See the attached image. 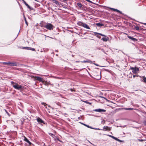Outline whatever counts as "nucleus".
<instances>
[{
	"label": "nucleus",
	"instance_id": "obj_38",
	"mask_svg": "<svg viewBox=\"0 0 146 146\" xmlns=\"http://www.w3.org/2000/svg\"><path fill=\"white\" fill-rule=\"evenodd\" d=\"M49 134L51 136L53 135V134H52V133H49Z\"/></svg>",
	"mask_w": 146,
	"mask_h": 146
},
{
	"label": "nucleus",
	"instance_id": "obj_32",
	"mask_svg": "<svg viewBox=\"0 0 146 146\" xmlns=\"http://www.w3.org/2000/svg\"><path fill=\"white\" fill-rule=\"evenodd\" d=\"M96 36L99 38H101V36H100L97 35Z\"/></svg>",
	"mask_w": 146,
	"mask_h": 146
},
{
	"label": "nucleus",
	"instance_id": "obj_9",
	"mask_svg": "<svg viewBox=\"0 0 146 146\" xmlns=\"http://www.w3.org/2000/svg\"><path fill=\"white\" fill-rule=\"evenodd\" d=\"M24 141H25L27 143H28L29 144V145H31V144H32L31 142H30L28 140V139L26 137H25V136H24Z\"/></svg>",
	"mask_w": 146,
	"mask_h": 146
},
{
	"label": "nucleus",
	"instance_id": "obj_8",
	"mask_svg": "<svg viewBox=\"0 0 146 146\" xmlns=\"http://www.w3.org/2000/svg\"><path fill=\"white\" fill-rule=\"evenodd\" d=\"M94 111H95L98 112H104L106 111V110L101 109H99L95 110Z\"/></svg>",
	"mask_w": 146,
	"mask_h": 146
},
{
	"label": "nucleus",
	"instance_id": "obj_43",
	"mask_svg": "<svg viewBox=\"0 0 146 146\" xmlns=\"http://www.w3.org/2000/svg\"><path fill=\"white\" fill-rule=\"evenodd\" d=\"M45 107L46 108H47V107H46V106H45Z\"/></svg>",
	"mask_w": 146,
	"mask_h": 146
},
{
	"label": "nucleus",
	"instance_id": "obj_13",
	"mask_svg": "<svg viewBox=\"0 0 146 146\" xmlns=\"http://www.w3.org/2000/svg\"><path fill=\"white\" fill-rule=\"evenodd\" d=\"M84 23L83 22L79 21L77 22V24L79 26L83 27Z\"/></svg>",
	"mask_w": 146,
	"mask_h": 146
},
{
	"label": "nucleus",
	"instance_id": "obj_22",
	"mask_svg": "<svg viewBox=\"0 0 146 146\" xmlns=\"http://www.w3.org/2000/svg\"><path fill=\"white\" fill-rule=\"evenodd\" d=\"M143 81L144 82L146 83V77H145L144 76L143 77Z\"/></svg>",
	"mask_w": 146,
	"mask_h": 146
},
{
	"label": "nucleus",
	"instance_id": "obj_36",
	"mask_svg": "<svg viewBox=\"0 0 146 146\" xmlns=\"http://www.w3.org/2000/svg\"><path fill=\"white\" fill-rule=\"evenodd\" d=\"M144 123L145 125H146V121L144 122Z\"/></svg>",
	"mask_w": 146,
	"mask_h": 146
},
{
	"label": "nucleus",
	"instance_id": "obj_40",
	"mask_svg": "<svg viewBox=\"0 0 146 146\" xmlns=\"http://www.w3.org/2000/svg\"><path fill=\"white\" fill-rule=\"evenodd\" d=\"M70 90L71 91H73V90L72 89H70Z\"/></svg>",
	"mask_w": 146,
	"mask_h": 146
},
{
	"label": "nucleus",
	"instance_id": "obj_44",
	"mask_svg": "<svg viewBox=\"0 0 146 146\" xmlns=\"http://www.w3.org/2000/svg\"><path fill=\"white\" fill-rule=\"evenodd\" d=\"M97 66V64H95Z\"/></svg>",
	"mask_w": 146,
	"mask_h": 146
},
{
	"label": "nucleus",
	"instance_id": "obj_30",
	"mask_svg": "<svg viewBox=\"0 0 146 146\" xmlns=\"http://www.w3.org/2000/svg\"><path fill=\"white\" fill-rule=\"evenodd\" d=\"M42 104L44 105L45 106L46 105V103H43V102L42 103Z\"/></svg>",
	"mask_w": 146,
	"mask_h": 146
},
{
	"label": "nucleus",
	"instance_id": "obj_41",
	"mask_svg": "<svg viewBox=\"0 0 146 146\" xmlns=\"http://www.w3.org/2000/svg\"><path fill=\"white\" fill-rule=\"evenodd\" d=\"M64 1H66L67 0H63Z\"/></svg>",
	"mask_w": 146,
	"mask_h": 146
},
{
	"label": "nucleus",
	"instance_id": "obj_24",
	"mask_svg": "<svg viewBox=\"0 0 146 146\" xmlns=\"http://www.w3.org/2000/svg\"><path fill=\"white\" fill-rule=\"evenodd\" d=\"M125 109L127 110H133V108H125Z\"/></svg>",
	"mask_w": 146,
	"mask_h": 146
},
{
	"label": "nucleus",
	"instance_id": "obj_10",
	"mask_svg": "<svg viewBox=\"0 0 146 146\" xmlns=\"http://www.w3.org/2000/svg\"><path fill=\"white\" fill-rule=\"evenodd\" d=\"M104 130V129L106 130H108L109 131L111 130V129L108 126H104L103 127Z\"/></svg>",
	"mask_w": 146,
	"mask_h": 146
},
{
	"label": "nucleus",
	"instance_id": "obj_20",
	"mask_svg": "<svg viewBox=\"0 0 146 146\" xmlns=\"http://www.w3.org/2000/svg\"><path fill=\"white\" fill-rule=\"evenodd\" d=\"M115 140L117 141H118L119 142H122L123 141H121V140H120L117 139L116 137H115Z\"/></svg>",
	"mask_w": 146,
	"mask_h": 146
},
{
	"label": "nucleus",
	"instance_id": "obj_5",
	"mask_svg": "<svg viewBox=\"0 0 146 146\" xmlns=\"http://www.w3.org/2000/svg\"><path fill=\"white\" fill-rule=\"evenodd\" d=\"M36 120L38 123L42 124V123L44 124V121L40 118L38 117L37 118Z\"/></svg>",
	"mask_w": 146,
	"mask_h": 146
},
{
	"label": "nucleus",
	"instance_id": "obj_14",
	"mask_svg": "<svg viewBox=\"0 0 146 146\" xmlns=\"http://www.w3.org/2000/svg\"><path fill=\"white\" fill-rule=\"evenodd\" d=\"M110 9L112 10L113 11H116L117 12H119V13L120 12L119 10L117 9H113V8H111Z\"/></svg>",
	"mask_w": 146,
	"mask_h": 146
},
{
	"label": "nucleus",
	"instance_id": "obj_42",
	"mask_svg": "<svg viewBox=\"0 0 146 146\" xmlns=\"http://www.w3.org/2000/svg\"><path fill=\"white\" fill-rule=\"evenodd\" d=\"M145 24V25H146V23H145V24Z\"/></svg>",
	"mask_w": 146,
	"mask_h": 146
},
{
	"label": "nucleus",
	"instance_id": "obj_25",
	"mask_svg": "<svg viewBox=\"0 0 146 146\" xmlns=\"http://www.w3.org/2000/svg\"><path fill=\"white\" fill-rule=\"evenodd\" d=\"M108 135L110 137H111L113 138V139H115V137H114V136H112V135Z\"/></svg>",
	"mask_w": 146,
	"mask_h": 146
},
{
	"label": "nucleus",
	"instance_id": "obj_35",
	"mask_svg": "<svg viewBox=\"0 0 146 146\" xmlns=\"http://www.w3.org/2000/svg\"><path fill=\"white\" fill-rule=\"evenodd\" d=\"M138 141H143V140L142 139H139Z\"/></svg>",
	"mask_w": 146,
	"mask_h": 146
},
{
	"label": "nucleus",
	"instance_id": "obj_28",
	"mask_svg": "<svg viewBox=\"0 0 146 146\" xmlns=\"http://www.w3.org/2000/svg\"><path fill=\"white\" fill-rule=\"evenodd\" d=\"M5 112H6V113L8 114V115L9 116H10V115L9 114V113L7 111L5 110Z\"/></svg>",
	"mask_w": 146,
	"mask_h": 146
},
{
	"label": "nucleus",
	"instance_id": "obj_18",
	"mask_svg": "<svg viewBox=\"0 0 146 146\" xmlns=\"http://www.w3.org/2000/svg\"><path fill=\"white\" fill-rule=\"evenodd\" d=\"M52 1H53V3H55L56 4H59L58 2L57 1H56V0H52Z\"/></svg>",
	"mask_w": 146,
	"mask_h": 146
},
{
	"label": "nucleus",
	"instance_id": "obj_7",
	"mask_svg": "<svg viewBox=\"0 0 146 146\" xmlns=\"http://www.w3.org/2000/svg\"><path fill=\"white\" fill-rule=\"evenodd\" d=\"M104 36V37H102L101 38L102 40H103L104 42H107L108 41L109 38L107 36L105 35Z\"/></svg>",
	"mask_w": 146,
	"mask_h": 146
},
{
	"label": "nucleus",
	"instance_id": "obj_17",
	"mask_svg": "<svg viewBox=\"0 0 146 146\" xmlns=\"http://www.w3.org/2000/svg\"><path fill=\"white\" fill-rule=\"evenodd\" d=\"M96 25L99 27H101L103 26V24L100 23H97L96 24Z\"/></svg>",
	"mask_w": 146,
	"mask_h": 146
},
{
	"label": "nucleus",
	"instance_id": "obj_34",
	"mask_svg": "<svg viewBox=\"0 0 146 146\" xmlns=\"http://www.w3.org/2000/svg\"><path fill=\"white\" fill-rule=\"evenodd\" d=\"M92 129H95L100 130L99 128H92Z\"/></svg>",
	"mask_w": 146,
	"mask_h": 146
},
{
	"label": "nucleus",
	"instance_id": "obj_3",
	"mask_svg": "<svg viewBox=\"0 0 146 146\" xmlns=\"http://www.w3.org/2000/svg\"><path fill=\"white\" fill-rule=\"evenodd\" d=\"M13 87L17 90H20L22 88V86L20 85H18L17 83L13 84Z\"/></svg>",
	"mask_w": 146,
	"mask_h": 146
},
{
	"label": "nucleus",
	"instance_id": "obj_23",
	"mask_svg": "<svg viewBox=\"0 0 146 146\" xmlns=\"http://www.w3.org/2000/svg\"><path fill=\"white\" fill-rule=\"evenodd\" d=\"M77 5H78V6L80 8H81L82 7V5L81 3H78L77 4Z\"/></svg>",
	"mask_w": 146,
	"mask_h": 146
},
{
	"label": "nucleus",
	"instance_id": "obj_2",
	"mask_svg": "<svg viewBox=\"0 0 146 146\" xmlns=\"http://www.w3.org/2000/svg\"><path fill=\"white\" fill-rule=\"evenodd\" d=\"M35 78L36 80H37L40 82H42V83L45 84V85H48L49 83L46 81L44 82V79L42 78L39 76H35Z\"/></svg>",
	"mask_w": 146,
	"mask_h": 146
},
{
	"label": "nucleus",
	"instance_id": "obj_16",
	"mask_svg": "<svg viewBox=\"0 0 146 146\" xmlns=\"http://www.w3.org/2000/svg\"><path fill=\"white\" fill-rule=\"evenodd\" d=\"M94 35H96V34H98L101 35L102 36H104V35H103L101 33H98L95 32L94 33Z\"/></svg>",
	"mask_w": 146,
	"mask_h": 146
},
{
	"label": "nucleus",
	"instance_id": "obj_33",
	"mask_svg": "<svg viewBox=\"0 0 146 146\" xmlns=\"http://www.w3.org/2000/svg\"><path fill=\"white\" fill-rule=\"evenodd\" d=\"M86 1L89 2H91V1L90 0H85Z\"/></svg>",
	"mask_w": 146,
	"mask_h": 146
},
{
	"label": "nucleus",
	"instance_id": "obj_37",
	"mask_svg": "<svg viewBox=\"0 0 146 146\" xmlns=\"http://www.w3.org/2000/svg\"><path fill=\"white\" fill-rule=\"evenodd\" d=\"M7 63H8V62H3V64H7Z\"/></svg>",
	"mask_w": 146,
	"mask_h": 146
},
{
	"label": "nucleus",
	"instance_id": "obj_29",
	"mask_svg": "<svg viewBox=\"0 0 146 146\" xmlns=\"http://www.w3.org/2000/svg\"><path fill=\"white\" fill-rule=\"evenodd\" d=\"M16 83H15L13 82L12 81L11 82V84L12 85V86L13 84H15Z\"/></svg>",
	"mask_w": 146,
	"mask_h": 146
},
{
	"label": "nucleus",
	"instance_id": "obj_39",
	"mask_svg": "<svg viewBox=\"0 0 146 146\" xmlns=\"http://www.w3.org/2000/svg\"><path fill=\"white\" fill-rule=\"evenodd\" d=\"M136 76V75H134L133 76V78H135Z\"/></svg>",
	"mask_w": 146,
	"mask_h": 146
},
{
	"label": "nucleus",
	"instance_id": "obj_12",
	"mask_svg": "<svg viewBox=\"0 0 146 146\" xmlns=\"http://www.w3.org/2000/svg\"><path fill=\"white\" fill-rule=\"evenodd\" d=\"M82 63L88 62L89 63L91 64L92 63V62L90 60H84L83 61H82Z\"/></svg>",
	"mask_w": 146,
	"mask_h": 146
},
{
	"label": "nucleus",
	"instance_id": "obj_26",
	"mask_svg": "<svg viewBox=\"0 0 146 146\" xmlns=\"http://www.w3.org/2000/svg\"><path fill=\"white\" fill-rule=\"evenodd\" d=\"M25 5L27 6L29 9H30L31 8L30 6L27 4H26Z\"/></svg>",
	"mask_w": 146,
	"mask_h": 146
},
{
	"label": "nucleus",
	"instance_id": "obj_15",
	"mask_svg": "<svg viewBox=\"0 0 146 146\" xmlns=\"http://www.w3.org/2000/svg\"><path fill=\"white\" fill-rule=\"evenodd\" d=\"M27 49L28 50H31L33 51H35V49L33 48L27 47Z\"/></svg>",
	"mask_w": 146,
	"mask_h": 146
},
{
	"label": "nucleus",
	"instance_id": "obj_1",
	"mask_svg": "<svg viewBox=\"0 0 146 146\" xmlns=\"http://www.w3.org/2000/svg\"><path fill=\"white\" fill-rule=\"evenodd\" d=\"M41 27L45 28L50 30H53L54 27L53 25L50 23H46L45 25H41Z\"/></svg>",
	"mask_w": 146,
	"mask_h": 146
},
{
	"label": "nucleus",
	"instance_id": "obj_21",
	"mask_svg": "<svg viewBox=\"0 0 146 146\" xmlns=\"http://www.w3.org/2000/svg\"><path fill=\"white\" fill-rule=\"evenodd\" d=\"M82 124L83 125H85V126H86L87 127H88V128H91V129H92V128L90 126H89V125H86L85 124H84L83 123H82Z\"/></svg>",
	"mask_w": 146,
	"mask_h": 146
},
{
	"label": "nucleus",
	"instance_id": "obj_27",
	"mask_svg": "<svg viewBox=\"0 0 146 146\" xmlns=\"http://www.w3.org/2000/svg\"><path fill=\"white\" fill-rule=\"evenodd\" d=\"M23 1V2L26 5V4H27V3L25 2V1L24 0H22Z\"/></svg>",
	"mask_w": 146,
	"mask_h": 146
},
{
	"label": "nucleus",
	"instance_id": "obj_19",
	"mask_svg": "<svg viewBox=\"0 0 146 146\" xmlns=\"http://www.w3.org/2000/svg\"><path fill=\"white\" fill-rule=\"evenodd\" d=\"M127 37L129 39L132 40H134L135 39L133 37H132L131 36H127Z\"/></svg>",
	"mask_w": 146,
	"mask_h": 146
},
{
	"label": "nucleus",
	"instance_id": "obj_11",
	"mask_svg": "<svg viewBox=\"0 0 146 146\" xmlns=\"http://www.w3.org/2000/svg\"><path fill=\"white\" fill-rule=\"evenodd\" d=\"M83 27H84V28H86V29H90V28L88 26V25L87 24H86L85 23H84V24L83 25Z\"/></svg>",
	"mask_w": 146,
	"mask_h": 146
},
{
	"label": "nucleus",
	"instance_id": "obj_4",
	"mask_svg": "<svg viewBox=\"0 0 146 146\" xmlns=\"http://www.w3.org/2000/svg\"><path fill=\"white\" fill-rule=\"evenodd\" d=\"M130 69L132 70V72L134 74H136L139 70V68L136 67H131Z\"/></svg>",
	"mask_w": 146,
	"mask_h": 146
},
{
	"label": "nucleus",
	"instance_id": "obj_31",
	"mask_svg": "<svg viewBox=\"0 0 146 146\" xmlns=\"http://www.w3.org/2000/svg\"><path fill=\"white\" fill-rule=\"evenodd\" d=\"M25 23H26V24L27 25H28V24H27V21L26 20V19H25Z\"/></svg>",
	"mask_w": 146,
	"mask_h": 146
},
{
	"label": "nucleus",
	"instance_id": "obj_6",
	"mask_svg": "<svg viewBox=\"0 0 146 146\" xmlns=\"http://www.w3.org/2000/svg\"><path fill=\"white\" fill-rule=\"evenodd\" d=\"M7 65L11 66H17V64L16 62H8V63H7Z\"/></svg>",
	"mask_w": 146,
	"mask_h": 146
}]
</instances>
